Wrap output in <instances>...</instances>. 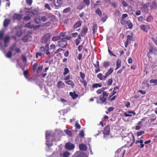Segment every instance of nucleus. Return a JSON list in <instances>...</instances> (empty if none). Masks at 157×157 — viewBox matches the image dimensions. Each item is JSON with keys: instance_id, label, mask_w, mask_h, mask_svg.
I'll return each mask as SVG.
<instances>
[{"instance_id": "obj_1", "label": "nucleus", "mask_w": 157, "mask_h": 157, "mask_svg": "<svg viewBox=\"0 0 157 157\" xmlns=\"http://www.w3.org/2000/svg\"><path fill=\"white\" fill-rule=\"evenodd\" d=\"M102 96H100L99 98H98L97 100V103L98 104H103L106 101L108 94L106 91L103 92L102 93Z\"/></svg>"}, {"instance_id": "obj_2", "label": "nucleus", "mask_w": 157, "mask_h": 157, "mask_svg": "<svg viewBox=\"0 0 157 157\" xmlns=\"http://www.w3.org/2000/svg\"><path fill=\"white\" fill-rule=\"evenodd\" d=\"M55 16L51 13H46L45 16L40 17L41 21L43 22L46 21L48 19H49V21H52L53 20Z\"/></svg>"}, {"instance_id": "obj_3", "label": "nucleus", "mask_w": 157, "mask_h": 157, "mask_svg": "<svg viewBox=\"0 0 157 157\" xmlns=\"http://www.w3.org/2000/svg\"><path fill=\"white\" fill-rule=\"evenodd\" d=\"M67 44V40L65 38H62L57 42V45L59 47L64 48L65 47Z\"/></svg>"}, {"instance_id": "obj_4", "label": "nucleus", "mask_w": 157, "mask_h": 157, "mask_svg": "<svg viewBox=\"0 0 157 157\" xmlns=\"http://www.w3.org/2000/svg\"><path fill=\"white\" fill-rule=\"evenodd\" d=\"M51 37L50 33H47L45 34L42 37L41 39V42L42 43H47Z\"/></svg>"}, {"instance_id": "obj_5", "label": "nucleus", "mask_w": 157, "mask_h": 157, "mask_svg": "<svg viewBox=\"0 0 157 157\" xmlns=\"http://www.w3.org/2000/svg\"><path fill=\"white\" fill-rule=\"evenodd\" d=\"M149 7V4L147 3L146 4H143L141 8L142 11L145 13H147L149 11L148 7Z\"/></svg>"}, {"instance_id": "obj_6", "label": "nucleus", "mask_w": 157, "mask_h": 157, "mask_svg": "<svg viewBox=\"0 0 157 157\" xmlns=\"http://www.w3.org/2000/svg\"><path fill=\"white\" fill-rule=\"evenodd\" d=\"M110 132V125L109 124L107 125L104 128L103 133L104 136L106 135H109Z\"/></svg>"}, {"instance_id": "obj_7", "label": "nucleus", "mask_w": 157, "mask_h": 157, "mask_svg": "<svg viewBox=\"0 0 157 157\" xmlns=\"http://www.w3.org/2000/svg\"><path fill=\"white\" fill-rule=\"evenodd\" d=\"M49 45L48 43H47L45 45V47H42L40 48V52L43 54V55H44L45 51H49Z\"/></svg>"}, {"instance_id": "obj_8", "label": "nucleus", "mask_w": 157, "mask_h": 157, "mask_svg": "<svg viewBox=\"0 0 157 157\" xmlns=\"http://www.w3.org/2000/svg\"><path fill=\"white\" fill-rule=\"evenodd\" d=\"M65 147L66 149L68 150H71L75 148V146L73 144L68 142L66 144Z\"/></svg>"}, {"instance_id": "obj_9", "label": "nucleus", "mask_w": 157, "mask_h": 157, "mask_svg": "<svg viewBox=\"0 0 157 157\" xmlns=\"http://www.w3.org/2000/svg\"><path fill=\"white\" fill-rule=\"evenodd\" d=\"M140 29L145 32L147 33L148 30L150 29V27L149 25H142L140 26Z\"/></svg>"}, {"instance_id": "obj_10", "label": "nucleus", "mask_w": 157, "mask_h": 157, "mask_svg": "<svg viewBox=\"0 0 157 157\" xmlns=\"http://www.w3.org/2000/svg\"><path fill=\"white\" fill-rule=\"evenodd\" d=\"M10 37L9 36H6L3 40V42L4 44V46L6 47L8 45V44L10 41Z\"/></svg>"}, {"instance_id": "obj_11", "label": "nucleus", "mask_w": 157, "mask_h": 157, "mask_svg": "<svg viewBox=\"0 0 157 157\" xmlns=\"http://www.w3.org/2000/svg\"><path fill=\"white\" fill-rule=\"evenodd\" d=\"M133 36H130L128 35L127 36V40L124 43L125 47L126 48L127 47L128 44L130 43V41L133 40Z\"/></svg>"}, {"instance_id": "obj_12", "label": "nucleus", "mask_w": 157, "mask_h": 157, "mask_svg": "<svg viewBox=\"0 0 157 157\" xmlns=\"http://www.w3.org/2000/svg\"><path fill=\"white\" fill-rule=\"evenodd\" d=\"M88 32V28L87 27H84L80 33L82 36L83 37L86 35Z\"/></svg>"}, {"instance_id": "obj_13", "label": "nucleus", "mask_w": 157, "mask_h": 157, "mask_svg": "<svg viewBox=\"0 0 157 157\" xmlns=\"http://www.w3.org/2000/svg\"><path fill=\"white\" fill-rule=\"evenodd\" d=\"M4 33L3 32L0 31V49L2 50L3 49V45L2 40L3 39Z\"/></svg>"}, {"instance_id": "obj_14", "label": "nucleus", "mask_w": 157, "mask_h": 157, "mask_svg": "<svg viewBox=\"0 0 157 157\" xmlns=\"http://www.w3.org/2000/svg\"><path fill=\"white\" fill-rule=\"evenodd\" d=\"M13 18L15 20H20L22 18V15L17 13H14L13 15Z\"/></svg>"}, {"instance_id": "obj_15", "label": "nucleus", "mask_w": 157, "mask_h": 157, "mask_svg": "<svg viewBox=\"0 0 157 157\" xmlns=\"http://www.w3.org/2000/svg\"><path fill=\"white\" fill-rule=\"evenodd\" d=\"M57 86L58 88H63L65 87V84L63 82L59 81L57 83Z\"/></svg>"}, {"instance_id": "obj_16", "label": "nucleus", "mask_w": 157, "mask_h": 157, "mask_svg": "<svg viewBox=\"0 0 157 157\" xmlns=\"http://www.w3.org/2000/svg\"><path fill=\"white\" fill-rule=\"evenodd\" d=\"M97 77L99 79L101 80L104 81L107 78L105 77V75L103 76L102 74L101 73H99L97 75Z\"/></svg>"}, {"instance_id": "obj_17", "label": "nucleus", "mask_w": 157, "mask_h": 157, "mask_svg": "<svg viewBox=\"0 0 157 157\" xmlns=\"http://www.w3.org/2000/svg\"><path fill=\"white\" fill-rule=\"evenodd\" d=\"M54 3L56 6L59 7L62 4L63 2L62 0H54Z\"/></svg>"}, {"instance_id": "obj_18", "label": "nucleus", "mask_w": 157, "mask_h": 157, "mask_svg": "<svg viewBox=\"0 0 157 157\" xmlns=\"http://www.w3.org/2000/svg\"><path fill=\"white\" fill-rule=\"evenodd\" d=\"M81 25V22L80 20H79L74 25L73 27L74 29H75L79 27H80Z\"/></svg>"}, {"instance_id": "obj_19", "label": "nucleus", "mask_w": 157, "mask_h": 157, "mask_svg": "<svg viewBox=\"0 0 157 157\" xmlns=\"http://www.w3.org/2000/svg\"><path fill=\"white\" fill-rule=\"evenodd\" d=\"M79 147L80 149L82 151H86L87 149V146L84 144H80Z\"/></svg>"}, {"instance_id": "obj_20", "label": "nucleus", "mask_w": 157, "mask_h": 157, "mask_svg": "<svg viewBox=\"0 0 157 157\" xmlns=\"http://www.w3.org/2000/svg\"><path fill=\"white\" fill-rule=\"evenodd\" d=\"M35 27V25H31V23L30 22H28L25 25V27H27L31 29L34 28Z\"/></svg>"}, {"instance_id": "obj_21", "label": "nucleus", "mask_w": 157, "mask_h": 157, "mask_svg": "<svg viewBox=\"0 0 157 157\" xmlns=\"http://www.w3.org/2000/svg\"><path fill=\"white\" fill-rule=\"evenodd\" d=\"M65 82L70 86L72 88H73L75 86V84L73 81L72 80H68L67 81H65Z\"/></svg>"}, {"instance_id": "obj_22", "label": "nucleus", "mask_w": 157, "mask_h": 157, "mask_svg": "<svg viewBox=\"0 0 157 157\" xmlns=\"http://www.w3.org/2000/svg\"><path fill=\"white\" fill-rule=\"evenodd\" d=\"M113 69L112 68L110 67L108 70L107 71V72L105 74V77L107 78L112 73V72H113Z\"/></svg>"}, {"instance_id": "obj_23", "label": "nucleus", "mask_w": 157, "mask_h": 157, "mask_svg": "<svg viewBox=\"0 0 157 157\" xmlns=\"http://www.w3.org/2000/svg\"><path fill=\"white\" fill-rule=\"evenodd\" d=\"M157 6V3L155 0L152 1L151 4V9H155Z\"/></svg>"}, {"instance_id": "obj_24", "label": "nucleus", "mask_w": 157, "mask_h": 157, "mask_svg": "<svg viewBox=\"0 0 157 157\" xmlns=\"http://www.w3.org/2000/svg\"><path fill=\"white\" fill-rule=\"evenodd\" d=\"M142 123V121H139L137 123V125L135 127V129L136 130H139L142 127V125H141Z\"/></svg>"}, {"instance_id": "obj_25", "label": "nucleus", "mask_w": 157, "mask_h": 157, "mask_svg": "<svg viewBox=\"0 0 157 157\" xmlns=\"http://www.w3.org/2000/svg\"><path fill=\"white\" fill-rule=\"evenodd\" d=\"M126 24L127 25L129 29H132V28L133 27V24L130 20L127 21Z\"/></svg>"}, {"instance_id": "obj_26", "label": "nucleus", "mask_w": 157, "mask_h": 157, "mask_svg": "<svg viewBox=\"0 0 157 157\" xmlns=\"http://www.w3.org/2000/svg\"><path fill=\"white\" fill-rule=\"evenodd\" d=\"M98 26L96 24H93L92 28L93 33L94 34L97 32Z\"/></svg>"}, {"instance_id": "obj_27", "label": "nucleus", "mask_w": 157, "mask_h": 157, "mask_svg": "<svg viewBox=\"0 0 157 157\" xmlns=\"http://www.w3.org/2000/svg\"><path fill=\"white\" fill-rule=\"evenodd\" d=\"M70 95L73 99H76L78 96V95L77 94L75 91L73 92H70Z\"/></svg>"}, {"instance_id": "obj_28", "label": "nucleus", "mask_w": 157, "mask_h": 157, "mask_svg": "<svg viewBox=\"0 0 157 157\" xmlns=\"http://www.w3.org/2000/svg\"><path fill=\"white\" fill-rule=\"evenodd\" d=\"M108 17L107 15L106 14L103 13L102 15V17H101V21L103 22H104L105 21Z\"/></svg>"}, {"instance_id": "obj_29", "label": "nucleus", "mask_w": 157, "mask_h": 157, "mask_svg": "<svg viewBox=\"0 0 157 157\" xmlns=\"http://www.w3.org/2000/svg\"><path fill=\"white\" fill-rule=\"evenodd\" d=\"M34 21L37 24H39L41 23V19L40 16H39L34 18Z\"/></svg>"}, {"instance_id": "obj_30", "label": "nucleus", "mask_w": 157, "mask_h": 157, "mask_svg": "<svg viewBox=\"0 0 157 157\" xmlns=\"http://www.w3.org/2000/svg\"><path fill=\"white\" fill-rule=\"evenodd\" d=\"M102 86V85L100 83H95L93 84L92 87L93 88H97L98 87H101Z\"/></svg>"}, {"instance_id": "obj_31", "label": "nucleus", "mask_w": 157, "mask_h": 157, "mask_svg": "<svg viewBox=\"0 0 157 157\" xmlns=\"http://www.w3.org/2000/svg\"><path fill=\"white\" fill-rule=\"evenodd\" d=\"M123 152V151H122V150L121 149H118L115 152V154L117 156H119L120 155L121 156L122 155L121 153Z\"/></svg>"}, {"instance_id": "obj_32", "label": "nucleus", "mask_w": 157, "mask_h": 157, "mask_svg": "<svg viewBox=\"0 0 157 157\" xmlns=\"http://www.w3.org/2000/svg\"><path fill=\"white\" fill-rule=\"evenodd\" d=\"M10 22V20L7 19H6L3 22V25L4 27H6L9 24Z\"/></svg>"}, {"instance_id": "obj_33", "label": "nucleus", "mask_w": 157, "mask_h": 157, "mask_svg": "<svg viewBox=\"0 0 157 157\" xmlns=\"http://www.w3.org/2000/svg\"><path fill=\"white\" fill-rule=\"evenodd\" d=\"M80 82L83 85V86L85 88H86L87 86V83L86 80L84 79H80Z\"/></svg>"}, {"instance_id": "obj_34", "label": "nucleus", "mask_w": 157, "mask_h": 157, "mask_svg": "<svg viewBox=\"0 0 157 157\" xmlns=\"http://www.w3.org/2000/svg\"><path fill=\"white\" fill-rule=\"evenodd\" d=\"M155 50V48L153 46H151L149 47V52L147 54L148 56V55L151 53H152Z\"/></svg>"}, {"instance_id": "obj_35", "label": "nucleus", "mask_w": 157, "mask_h": 157, "mask_svg": "<svg viewBox=\"0 0 157 157\" xmlns=\"http://www.w3.org/2000/svg\"><path fill=\"white\" fill-rule=\"evenodd\" d=\"M95 13L100 17L102 16V12L99 8H98L95 11Z\"/></svg>"}, {"instance_id": "obj_36", "label": "nucleus", "mask_w": 157, "mask_h": 157, "mask_svg": "<svg viewBox=\"0 0 157 157\" xmlns=\"http://www.w3.org/2000/svg\"><path fill=\"white\" fill-rule=\"evenodd\" d=\"M111 64V63L109 61H105L103 63V65L105 68L109 67Z\"/></svg>"}, {"instance_id": "obj_37", "label": "nucleus", "mask_w": 157, "mask_h": 157, "mask_svg": "<svg viewBox=\"0 0 157 157\" xmlns=\"http://www.w3.org/2000/svg\"><path fill=\"white\" fill-rule=\"evenodd\" d=\"M121 61L120 60L118 59L117 61V67L115 69V70L118 69L121 67Z\"/></svg>"}, {"instance_id": "obj_38", "label": "nucleus", "mask_w": 157, "mask_h": 157, "mask_svg": "<svg viewBox=\"0 0 157 157\" xmlns=\"http://www.w3.org/2000/svg\"><path fill=\"white\" fill-rule=\"evenodd\" d=\"M12 54L11 51H9L5 55L6 57L7 58H11L12 56Z\"/></svg>"}, {"instance_id": "obj_39", "label": "nucleus", "mask_w": 157, "mask_h": 157, "mask_svg": "<svg viewBox=\"0 0 157 157\" xmlns=\"http://www.w3.org/2000/svg\"><path fill=\"white\" fill-rule=\"evenodd\" d=\"M60 36H53L52 38V40L54 41H56L59 40H60Z\"/></svg>"}, {"instance_id": "obj_40", "label": "nucleus", "mask_w": 157, "mask_h": 157, "mask_svg": "<svg viewBox=\"0 0 157 157\" xmlns=\"http://www.w3.org/2000/svg\"><path fill=\"white\" fill-rule=\"evenodd\" d=\"M22 32L21 29L17 30L16 33V35L18 37L21 36L22 35Z\"/></svg>"}, {"instance_id": "obj_41", "label": "nucleus", "mask_w": 157, "mask_h": 157, "mask_svg": "<svg viewBox=\"0 0 157 157\" xmlns=\"http://www.w3.org/2000/svg\"><path fill=\"white\" fill-rule=\"evenodd\" d=\"M43 69V66L40 65L36 69V73H39L41 72Z\"/></svg>"}, {"instance_id": "obj_42", "label": "nucleus", "mask_w": 157, "mask_h": 157, "mask_svg": "<svg viewBox=\"0 0 157 157\" xmlns=\"http://www.w3.org/2000/svg\"><path fill=\"white\" fill-rule=\"evenodd\" d=\"M38 66L37 63H34L32 66V70L33 72H34L36 71L37 67Z\"/></svg>"}, {"instance_id": "obj_43", "label": "nucleus", "mask_w": 157, "mask_h": 157, "mask_svg": "<svg viewBox=\"0 0 157 157\" xmlns=\"http://www.w3.org/2000/svg\"><path fill=\"white\" fill-rule=\"evenodd\" d=\"M105 90V88H103L99 89L96 91V93L98 94H100L104 92V90Z\"/></svg>"}, {"instance_id": "obj_44", "label": "nucleus", "mask_w": 157, "mask_h": 157, "mask_svg": "<svg viewBox=\"0 0 157 157\" xmlns=\"http://www.w3.org/2000/svg\"><path fill=\"white\" fill-rule=\"evenodd\" d=\"M150 83H154V84L153 85V86H155L157 85V79H151L150 81Z\"/></svg>"}, {"instance_id": "obj_45", "label": "nucleus", "mask_w": 157, "mask_h": 157, "mask_svg": "<svg viewBox=\"0 0 157 157\" xmlns=\"http://www.w3.org/2000/svg\"><path fill=\"white\" fill-rule=\"evenodd\" d=\"M51 22H46V23H43L42 25V26L43 27H47L49 26Z\"/></svg>"}, {"instance_id": "obj_46", "label": "nucleus", "mask_w": 157, "mask_h": 157, "mask_svg": "<svg viewBox=\"0 0 157 157\" xmlns=\"http://www.w3.org/2000/svg\"><path fill=\"white\" fill-rule=\"evenodd\" d=\"M153 19V17L152 16L150 15L148 16L146 18V20L148 22H150Z\"/></svg>"}, {"instance_id": "obj_47", "label": "nucleus", "mask_w": 157, "mask_h": 157, "mask_svg": "<svg viewBox=\"0 0 157 157\" xmlns=\"http://www.w3.org/2000/svg\"><path fill=\"white\" fill-rule=\"evenodd\" d=\"M121 4L123 5V7H126L128 6V4L125 1L122 0L121 2Z\"/></svg>"}, {"instance_id": "obj_48", "label": "nucleus", "mask_w": 157, "mask_h": 157, "mask_svg": "<svg viewBox=\"0 0 157 157\" xmlns=\"http://www.w3.org/2000/svg\"><path fill=\"white\" fill-rule=\"evenodd\" d=\"M113 83V79L112 78L109 79L107 81V84L108 86H110Z\"/></svg>"}, {"instance_id": "obj_49", "label": "nucleus", "mask_w": 157, "mask_h": 157, "mask_svg": "<svg viewBox=\"0 0 157 157\" xmlns=\"http://www.w3.org/2000/svg\"><path fill=\"white\" fill-rule=\"evenodd\" d=\"M69 72V69L67 67H65L64 68V72L63 73L64 75H65L68 73Z\"/></svg>"}, {"instance_id": "obj_50", "label": "nucleus", "mask_w": 157, "mask_h": 157, "mask_svg": "<svg viewBox=\"0 0 157 157\" xmlns=\"http://www.w3.org/2000/svg\"><path fill=\"white\" fill-rule=\"evenodd\" d=\"M79 74L81 78L82 79V80L84 79L86 76L85 74L84 73H83L82 72H80Z\"/></svg>"}, {"instance_id": "obj_51", "label": "nucleus", "mask_w": 157, "mask_h": 157, "mask_svg": "<svg viewBox=\"0 0 157 157\" xmlns=\"http://www.w3.org/2000/svg\"><path fill=\"white\" fill-rule=\"evenodd\" d=\"M93 65L94 67H99V61L97 60L96 61V63H94Z\"/></svg>"}, {"instance_id": "obj_52", "label": "nucleus", "mask_w": 157, "mask_h": 157, "mask_svg": "<svg viewBox=\"0 0 157 157\" xmlns=\"http://www.w3.org/2000/svg\"><path fill=\"white\" fill-rule=\"evenodd\" d=\"M26 15H28L30 17H33L34 16V13L32 12L31 11H28L26 12Z\"/></svg>"}, {"instance_id": "obj_53", "label": "nucleus", "mask_w": 157, "mask_h": 157, "mask_svg": "<svg viewBox=\"0 0 157 157\" xmlns=\"http://www.w3.org/2000/svg\"><path fill=\"white\" fill-rule=\"evenodd\" d=\"M65 132L69 136H72V132L68 129H66L65 131Z\"/></svg>"}, {"instance_id": "obj_54", "label": "nucleus", "mask_w": 157, "mask_h": 157, "mask_svg": "<svg viewBox=\"0 0 157 157\" xmlns=\"http://www.w3.org/2000/svg\"><path fill=\"white\" fill-rule=\"evenodd\" d=\"M83 2L88 6L90 4V0H83Z\"/></svg>"}, {"instance_id": "obj_55", "label": "nucleus", "mask_w": 157, "mask_h": 157, "mask_svg": "<svg viewBox=\"0 0 157 157\" xmlns=\"http://www.w3.org/2000/svg\"><path fill=\"white\" fill-rule=\"evenodd\" d=\"M70 155V153L67 151L64 152L63 154V157H68Z\"/></svg>"}, {"instance_id": "obj_56", "label": "nucleus", "mask_w": 157, "mask_h": 157, "mask_svg": "<svg viewBox=\"0 0 157 157\" xmlns=\"http://www.w3.org/2000/svg\"><path fill=\"white\" fill-rule=\"evenodd\" d=\"M140 144L139 147L140 148H143L144 147V144H143V141L142 140H140Z\"/></svg>"}, {"instance_id": "obj_57", "label": "nucleus", "mask_w": 157, "mask_h": 157, "mask_svg": "<svg viewBox=\"0 0 157 157\" xmlns=\"http://www.w3.org/2000/svg\"><path fill=\"white\" fill-rule=\"evenodd\" d=\"M28 40V38L27 36H25L22 38V40L24 42H27Z\"/></svg>"}, {"instance_id": "obj_58", "label": "nucleus", "mask_w": 157, "mask_h": 157, "mask_svg": "<svg viewBox=\"0 0 157 157\" xmlns=\"http://www.w3.org/2000/svg\"><path fill=\"white\" fill-rule=\"evenodd\" d=\"M31 17L29 16H25L23 18V19L24 21H28L30 20Z\"/></svg>"}, {"instance_id": "obj_59", "label": "nucleus", "mask_w": 157, "mask_h": 157, "mask_svg": "<svg viewBox=\"0 0 157 157\" xmlns=\"http://www.w3.org/2000/svg\"><path fill=\"white\" fill-rule=\"evenodd\" d=\"M83 43L82 44L80 45H79L78 48V50L79 52H81L83 48Z\"/></svg>"}, {"instance_id": "obj_60", "label": "nucleus", "mask_w": 157, "mask_h": 157, "mask_svg": "<svg viewBox=\"0 0 157 157\" xmlns=\"http://www.w3.org/2000/svg\"><path fill=\"white\" fill-rule=\"evenodd\" d=\"M138 21L140 22H142L144 20V18L143 16H140L138 18Z\"/></svg>"}, {"instance_id": "obj_61", "label": "nucleus", "mask_w": 157, "mask_h": 157, "mask_svg": "<svg viewBox=\"0 0 157 157\" xmlns=\"http://www.w3.org/2000/svg\"><path fill=\"white\" fill-rule=\"evenodd\" d=\"M27 4L29 6H31L32 3V0H26V1Z\"/></svg>"}, {"instance_id": "obj_62", "label": "nucleus", "mask_w": 157, "mask_h": 157, "mask_svg": "<svg viewBox=\"0 0 157 157\" xmlns=\"http://www.w3.org/2000/svg\"><path fill=\"white\" fill-rule=\"evenodd\" d=\"M71 11L70 8V7L67 8L65 9L63 11V13H67Z\"/></svg>"}, {"instance_id": "obj_63", "label": "nucleus", "mask_w": 157, "mask_h": 157, "mask_svg": "<svg viewBox=\"0 0 157 157\" xmlns=\"http://www.w3.org/2000/svg\"><path fill=\"white\" fill-rule=\"evenodd\" d=\"M115 13L116 16H120L121 15L120 11L119 10H116L115 11Z\"/></svg>"}, {"instance_id": "obj_64", "label": "nucleus", "mask_w": 157, "mask_h": 157, "mask_svg": "<svg viewBox=\"0 0 157 157\" xmlns=\"http://www.w3.org/2000/svg\"><path fill=\"white\" fill-rule=\"evenodd\" d=\"M144 133V132L143 131H141L137 133V136H140L143 135Z\"/></svg>"}]
</instances>
